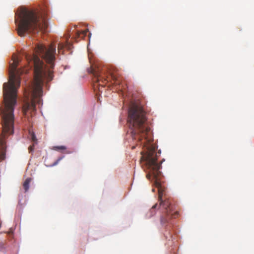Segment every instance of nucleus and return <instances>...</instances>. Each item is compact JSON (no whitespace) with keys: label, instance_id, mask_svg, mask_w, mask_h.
I'll return each mask as SVG.
<instances>
[{"label":"nucleus","instance_id":"9b49d317","mask_svg":"<svg viewBox=\"0 0 254 254\" xmlns=\"http://www.w3.org/2000/svg\"><path fill=\"white\" fill-rule=\"evenodd\" d=\"M87 32H88L87 30H85V31H83L82 32H76V37H79L80 36L81 34H82L83 35V37H84L86 35Z\"/></svg>","mask_w":254,"mask_h":254},{"label":"nucleus","instance_id":"9d476101","mask_svg":"<svg viewBox=\"0 0 254 254\" xmlns=\"http://www.w3.org/2000/svg\"><path fill=\"white\" fill-rule=\"evenodd\" d=\"M54 149L56 150H65L66 149V147L65 146H63V145H62V146H54Z\"/></svg>","mask_w":254,"mask_h":254},{"label":"nucleus","instance_id":"f8f14e48","mask_svg":"<svg viewBox=\"0 0 254 254\" xmlns=\"http://www.w3.org/2000/svg\"><path fill=\"white\" fill-rule=\"evenodd\" d=\"M34 143L33 144V145H30L29 148H28V150H29V153H31L33 151L34 149Z\"/></svg>","mask_w":254,"mask_h":254},{"label":"nucleus","instance_id":"6e6552de","mask_svg":"<svg viewBox=\"0 0 254 254\" xmlns=\"http://www.w3.org/2000/svg\"><path fill=\"white\" fill-rule=\"evenodd\" d=\"M32 181L31 178H27L25 179L23 183V188L25 192H27L29 188V185Z\"/></svg>","mask_w":254,"mask_h":254},{"label":"nucleus","instance_id":"39448f33","mask_svg":"<svg viewBox=\"0 0 254 254\" xmlns=\"http://www.w3.org/2000/svg\"><path fill=\"white\" fill-rule=\"evenodd\" d=\"M156 186L158 188V201L159 204L156 203L147 212L146 214V218H150L156 213V208H159L161 211V214L160 217V222L161 225L163 227H166L171 223V219L176 218L178 217L179 213L178 211H174L173 206L168 199L163 200V191L160 187L159 182L155 183Z\"/></svg>","mask_w":254,"mask_h":254},{"label":"nucleus","instance_id":"423d86ee","mask_svg":"<svg viewBox=\"0 0 254 254\" xmlns=\"http://www.w3.org/2000/svg\"><path fill=\"white\" fill-rule=\"evenodd\" d=\"M110 74L112 79L114 81V83L117 85H120L121 83L120 79V75L116 72L108 73L106 67H103L100 69L98 68L96 70L94 71L93 75L94 77L93 80L99 86V90L101 91L100 87H104L106 86L108 83V75Z\"/></svg>","mask_w":254,"mask_h":254},{"label":"nucleus","instance_id":"ddd939ff","mask_svg":"<svg viewBox=\"0 0 254 254\" xmlns=\"http://www.w3.org/2000/svg\"><path fill=\"white\" fill-rule=\"evenodd\" d=\"M63 157H60L58 160L53 164V166H55L58 164V163L63 159Z\"/></svg>","mask_w":254,"mask_h":254},{"label":"nucleus","instance_id":"f03ea898","mask_svg":"<svg viewBox=\"0 0 254 254\" xmlns=\"http://www.w3.org/2000/svg\"><path fill=\"white\" fill-rule=\"evenodd\" d=\"M13 63L10 64L9 81L3 85V103L0 108V114L2 119V132L0 135V161L5 158V139L13 133L14 107L16 104L17 89L20 85V75L27 73L29 68L17 69L19 58H12Z\"/></svg>","mask_w":254,"mask_h":254},{"label":"nucleus","instance_id":"4468645a","mask_svg":"<svg viewBox=\"0 0 254 254\" xmlns=\"http://www.w3.org/2000/svg\"><path fill=\"white\" fill-rule=\"evenodd\" d=\"M15 22L16 23H17V19H15Z\"/></svg>","mask_w":254,"mask_h":254},{"label":"nucleus","instance_id":"2eb2a0df","mask_svg":"<svg viewBox=\"0 0 254 254\" xmlns=\"http://www.w3.org/2000/svg\"><path fill=\"white\" fill-rule=\"evenodd\" d=\"M154 190H154V189H152V191H154Z\"/></svg>","mask_w":254,"mask_h":254},{"label":"nucleus","instance_id":"1a4fd4ad","mask_svg":"<svg viewBox=\"0 0 254 254\" xmlns=\"http://www.w3.org/2000/svg\"><path fill=\"white\" fill-rule=\"evenodd\" d=\"M30 133L31 140L34 142V144H37V140L34 133L33 132H30Z\"/></svg>","mask_w":254,"mask_h":254},{"label":"nucleus","instance_id":"20e7f679","mask_svg":"<svg viewBox=\"0 0 254 254\" xmlns=\"http://www.w3.org/2000/svg\"><path fill=\"white\" fill-rule=\"evenodd\" d=\"M18 17L19 22L17 24V31L20 36H24L26 33H38L40 31L46 32L48 27L45 14L22 8Z\"/></svg>","mask_w":254,"mask_h":254},{"label":"nucleus","instance_id":"7ed1b4c3","mask_svg":"<svg viewBox=\"0 0 254 254\" xmlns=\"http://www.w3.org/2000/svg\"><path fill=\"white\" fill-rule=\"evenodd\" d=\"M35 52L44 59L48 65L44 64L38 55L32 56L25 55V58L28 64L34 65V82L31 89V101L27 102L23 107L22 112L24 115L29 111L34 112L36 111L35 104H40L41 97L42 96V87L44 81L49 82L53 78L52 69L55 66L56 46L51 45L46 48L42 44H37Z\"/></svg>","mask_w":254,"mask_h":254},{"label":"nucleus","instance_id":"f257e3e1","mask_svg":"<svg viewBox=\"0 0 254 254\" xmlns=\"http://www.w3.org/2000/svg\"><path fill=\"white\" fill-rule=\"evenodd\" d=\"M127 123L131 130L132 139L140 142V144L145 148L144 152H141V162L145 169L148 171L146 175L147 178L149 180L151 178L154 180V185L156 188L157 187L155 183L159 182L163 190V195H166L164 194L165 188L161 186L160 182L161 175L160 171L161 164L157 162L160 152H156V145L151 143L152 138L147 121L146 112L140 105L131 104L128 110ZM162 198L163 200H169L166 197L164 199L163 196Z\"/></svg>","mask_w":254,"mask_h":254},{"label":"nucleus","instance_id":"0eeeda50","mask_svg":"<svg viewBox=\"0 0 254 254\" xmlns=\"http://www.w3.org/2000/svg\"><path fill=\"white\" fill-rule=\"evenodd\" d=\"M69 37V36H68V37H66V42L65 43H60L58 45V52L60 54H63L64 53V48H67L68 49H69L70 48V46H71V44L68 41V38Z\"/></svg>","mask_w":254,"mask_h":254}]
</instances>
